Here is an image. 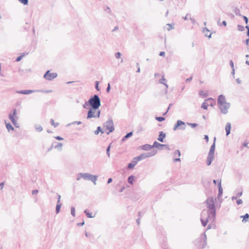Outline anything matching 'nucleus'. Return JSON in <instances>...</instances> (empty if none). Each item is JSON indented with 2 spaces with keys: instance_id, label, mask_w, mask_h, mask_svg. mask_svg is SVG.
<instances>
[{
  "instance_id": "obj_1",
  "label": "nucleus",
  "mask_w": 249,
  "mask_h": 249,
  "mask_svg": "<svg viewBox=\"0 0 249 249\" xmlns=\"http://www.w3.org/2000/svg\"><path fill=\"white\" fill-rule=\"evenodd\" d=\"M215 201V199L213 197H208L205 201L208 208L207 212L208 216L205 220L201 218H200L201 224L203 227H205L207 225L209 219L214 220L215 218L216 208L214 204Z\"/></svg>"
},
{
  "instance_id": "obj_2",
  "label": "nucleus",
  "mask_w": 249,
  "mask_h": 249,
  "mask_svg": "<svg viewBox=\"0 0 249 249\" xmlns=\"http://www.w3.org/2000/svg\"><path fill=\"white\" fill-rule=\"evenodd\" d=\"M193 244L199 249H203L206 248L207 243V236L205 232L201 233L200 237L193 241Z\"/></svg>"
},
{
  "instance_id": "obj_3",
  "label": "nucleus",
  "mask_w": 249,
  "mask_h": 249,
  "mask_svg": "<svg viewBox=\"0 0 249 249\" xmlns=\"http://www.w3.org/2000/svg\"><path fill=\"white\" fill-rule=\"evenodd\" d=\"M89 103L90 104V107L94 109H98L101 106V99L97 94H94L89 99Z\"/></svg>"
},
{
  "instance_id": "obj_4",
  "label": "nucleus",
  "mask_w": 249,
  "mask_h": 249,
  "mask_svg": "<svg viewBox=\"0 0 249 249\" xmlns=\"http://www.w3.org/2000/svg\"><path fill=\"white\" fill-rule=\"evenodd\" d=\"M103 126L104 128H106V130H108V132H106L107 135L114 131V124L111 117L109 118L108 120L104 123Z\"/></svg>"
},
{
  "instance_id": "obj_5",
  "label": "nucleus",
  "mask_w": 249,
  "mask_h": 249,
  "mask_svg": "<svg viewBox=\"0 0 249 249\" xmlns=\"http://www.w3.org/2000/svg\"><path fill=\"white\" fill-rule=\"evenodd\" d=\"M79 175L82 177V178L86 180H90L91 181L94 185L96 184V181L98 178V176L97 175H93L89 173H79Z\"/></svg>"
},
{
  "instance_id": "obj_6",
  "label": "nucleus",
  "mask_w": 249,
  "mask_h": 249,
  "mask_svg": "<svg viewBox=\"0 0 249 249\" xmlns=\"http://www.w3.org/2000/svg\"><path fill=\"white\" fill-rule=\"evenodd\" d=\"M186 123L184 122L183 121L178 120L176 123L175 124L173 130L174 131H176L178 129L182 130H184L186 128Z\"/></svg>"
},
{
  "instance_id": "obj_7",
  "label": "nucleus",
  "mask_w": 249,
  "mask_h": 249,
  "mask_svg": "<svg viewBox=\"0 0 249 249\" xmlns=\"http://www.w3.org/2000/svg\"><path fill=\"white\" fill-rule=\"evenodd\" d=\"M57 76L56 72H51L50 70H47L43 75V78L48 81H52Z\"/></svg>"
},
{
  "instance_id": "obj_8",
  "label": "nucleus",
  "mask_w": 249,
  "mask_h": 249,
  "mask_svg": "<svg viewBox=\"0 0 249 249\" xmlns=\"http://www.w3.org/2000/svg\"><path fill=\"white\" fill-rule=\"evenodd\" d=\"M218 107L222 114H226L228 112V109L231 107V104L229 102H226L222 105H218Z\"/></svg>"
},
{
  "instance_id": "obj_9",
  "label": "nucleus",
  "mask_w": 249,
  "mask_h": 249,
  "mask_svg": "<svg viewBox=\"0 0 249 249\" xmlns=\"http://www.w3.org/2000/svg\"><path fill=\"white\" fill-rule=\"evenodd\" d=\"M154 148H157L159 150H162L163 147H164L165 149L170 150V148L168 144H161L157 141H155L153 144Z\"/></svg>"
},
{
  "instance_id": "obj_10",
  "label": "nucleus",
  "mask_w": 249,
  "mask_h": 249,
  "mask_svg": "<svg viewBox=\"0 0 249 249\" xmlns=\"http://www.w3.org/2000/svg\"><path fill=\"white\" fill-rule=\"evenodd\" d=\"M13 113H9V118L16 127H18L19 126L18 124V123H17V121L15 118V117L16 115V113H17L16 109H15V108L13 109Z\"/></svg>"
},
{
  "instance_id": "obj_11",
  "label": "nucleus",
  "mask_w": 249,
  "mask_h": 249,
  "mask_svg": "<svg viewBox=\"0 0 249 249\" xmlns=\"http://www.w3.org/2000/svg\"><path fill=\"white\" fill-rule=\"evenodd\" d=\"M214 151L210 150L207 158L206 164L208 166H210L214 158Z\"/></svg>"
},
{
  "instance_id": "obj_12",
  "label": "nucleus",
  "mask_w": 249,
  "mask_h": 249,
  "mask_svg": "<svg viewBox=\"0 0 249 249\" xmlns=\"http://www.w3.org/2000/svg\"><path fill=\"white\" fill-rule=\"evenodd\" d=\"M138 161L136 160V158L134 157L133 158L132 160L128 163L126 168L127 170H131L133 169L135 165L137 164Z\"/></svg>"
},
{
  "instance_id": "obj_13",
  "label": "nucleus",
  "mask_w": 249,
  "mask_h": 249,
  "mask_svg": "<svg viewBox=\"0 0 249 249\" xmlns=\"http://www.w3.org/2000/svg\"><path fill=\"white\" fill-rule=\"evenodd\" d=\"M97 109H94L93 108L90 107L88 111L87 119H90L91 118H95V113Z\"/></svg>"
},
{
  "instance_id": "obj_14",
  "label": "nucleus",
  "mask_w": 249,
  "mask_h": 249,
  "mask_svg": "<svg viewBox=\"0 0 249 249\" xmlns=\"http://www.w3.org/2000/svg\"><path fill=\"white\" fill-rule=\"evenodd\" d=\"M226 102V100L224 95L220 94L218 96L217 99V105H222Z\"/></svg>"
},
{
  "instance_id": "obj_15",
  "label": "nucleus",
  "mask_w": 249,
  "mask_h": 249,
  "mask_svg": "<svg viewBox=\"0 0 249 249\" xmlns=\"http://www.w3.org/2000/svg\"><path fill=\"white\" fill-rule=\"evenodd\" d=\"M166 136V135L165 133L163 132V131H160L159 132V134L157 140L161 142H163L164 139L165 138Z\"/></svg>"
},
{
  "instance_id": "obj_16",
  "label": "nucleus",
  "mask_w": 249,
  "mask_h": 249,
  "mask_svg": "<svg viewBox=\"0 0 249 249\" xmlns=\"http://www.w3.org/2000/svg\"><path fill=\"white\" fill-rule=\"evenodd\" d=\"M157 152H158L157 150L153 149V150L150 151V152L145 153L146 156V158L154 156L155 155H156L157 154Z\"/></svg>"
},
{
  "instance_id": "obj_17",
  "label": "nucleus",
  "mask_w": 249,
  "mask_h": 249,
  "mask_svg": "<svg viewBox=\"0 0 249 249\" xmlns=\"http://www.w3.org/2000/svg\"><path fill=\"white\" fill-rule=\"evenodd\" d=\"M153 148L154 147L153 146V145H150L149 144H145L141 146L142 149L145 151L150 150L151 149Z\"/></svg>"
},
{
  "instance_id": "obj_18",
  "label": "nucleus",
  "mask_w": 249,
  "mask_h": 249,
  "mask_svg": "<svg viewBox=\"0 0 249 249\" xmlns=\"http://www.w3.org/2000/svg\"><path fill=\"white\" fill-rule=\"evenodd\" d=\"M218 193L217 195V197L219 198L220 196H221L223 194V188L221 186V180L218 183Z\"/></svg>"
},
{
  "instance_id": "obj_19",
  "label": "nucleus",
  "mask_w": 249,
  "mask_h": 249,
  "mask_svg": "<svg viewBox=\"0 0 249 249\" xmlns=\"http://www.w3.org/2000/svg\"><path fill=\"white\" fill-rule=\"evenodd\" d=\"M205 101H207L208 102V103L209 104V106H210L212 107L215 106L216 104L215 101L211 97L207 98L205 100Z\"/></svg>"
},
{
  "instance_id": "obj_20",
  "label": "nucleus",
  "mask_w": 249,
  "mask_h": 249,
  "mask_svg": "<svg viewBox=\"0 0 249 249\" xmlns=\"http://www.w3.org/2000/svg\"><path fill=\"white\" fill-rule=\"evenodd\" d=\"M231 124L230 123H227L225 126L226 136H228L231 133Z\"/></svg>"
},
{
  "instance_id": "obj_21",
  "label": "nucleus",
  "mask_w": 249,
  "mask_h": 249,
  "mask_svg": "<svg viewBox=\"0 0 249 249\" xmlns=\"http://www.w3.org/2000/svg\"><path fill=\"white\" fill-rule=\"evenodd\" d=\"M133 132L132 131L127 133L125 136H124L122 139V142H124L128 138L132 136Z\"/></svg>"
},
{
  "instance_id": "obj_22",
  "label": "nucleus",
  "mask_w": 249,
  "mask_h": 249,
  "mask_svg": "<svg viewBox=\"0 0 249 249\" xmlns=\"http://www.w3.org/2000/svg\"><path fill=\"white\" fill-rule=\"evenodd\" d=\"M16 93L22 94H31V89L17 90Z\"/></svg>"
},
{
  "instance_id": "obj_23",
  "label": "nucleus",
  "mask_w": 249,
  "mask_h": 249,
  "mask_svg": "<svg viewBox=\"0 0 249 249\" xmlns=\"http://www.w3.org/2000/svg\"><path fill=\"white\" fill-rule=\"evenodd\" d=\"M135 158H136V160H137V161H139L141 160L146 159V153H142L140 154L139 156L135 157Z\"/></svg>"
},
{
  "instance_id": "obj_24",
  "label": "nucleus",
  "mask_w": 249,
  "mask_h": 249,
  "mask_svg": "<svg viewBox=\"0 0 249 249\" xmlns=\"http://www.w3.org/2000/svg\"><path fill=\"white\" fill-rule=\"evenodd\" d=\"M62 204L59 202V201H57L56 206L55 208V212L57 214L60 212L61 207Z\"/></svg>"
},
{
  "instance_id": "obj_25",
  "label": "nucleus",
  "mask_w": 249,
  "mask_h": 249,
  "mask_svg": "<svg viewBox=\"0 0 249 249\" xmlns=\"http://www.w3.org/2000/svg\"><path fill=\"white\" fill-rule=\"evenodd\" d=\"M84 213L86 214L87 217L88 218H93L95 216V214L93 215L92 213L89 212L88 209L85 210Z\"/></svg>"
},
{
  "instance_id": "obj_26",
  "label": "nucleus",
  "mask_w": 249,
  "mask_h": 249,
  "mask_svg": "<svg viewBox=\"0 0 249 249\" xmlns=\"http://www.w3.org/2000/svg\"><path fill=\"white\" fill-rule=\"evenodd\" d=\"M135 177L134 175H131L129 176L127 178L128 182L131 185L133 184L135 181Z\"/></svg>"
},
{
  "instance_id": "obj_27",
  "label": "nucleus",
  "mask_w": 249,
  "mask_h": 249,
  "mask_svg": "<svg viewBox=\"0 0 249 249\" xmlns=\"http://www.w3.org/2000/svg\"><path fill=\"white\" fill-rule=\"evenodd\" d=\"M5 125H6V127L7 130L9 132L10 131H13L15 129L14 127L9 123H5Z\"/></svg>"
},
{
  "instance_id": "obj_28",
  "label": "nucleus",
  "mask_w": 249,
  "mask_h": 249,
  "mask_svg": "<svg viewBox=\"0 0 249 249\" xmlns=\"http://www.w3.org/2000/svg\"><path fill=\"white\" fill-rule=\"evenodd\" d=\"M241 218H243L242 222L245 223L248 221L249 218V214L246 213L245 215L241 216Z\"/></svg>"
},
{
  "instance_id": "obj_29",
  "label": "nucleus",
  "mask_w": 249,
  "mask_h": 249,
  "mask_svg": "<svg viewBox=\"0 0 249 249\" xmlns=\"http://www.w3.org/2000/svg\"><path fill=\"white\" fill-rule=\"evenodd\" d=\"M35 92H43V93H49L52 92V90H43V89L37 90H32V93Z\"/></svg>"
},
{
  "instance_id": "obj_30",
  "label": "nucleus",
  "mask_w": 249,
  "mask_h": 249,
  "mask_svg": "<svg viewBox=\"0 0 249 249\" xmlns=\"http://www.w3.org/2000/svg\"><path fill=\"white\" fill-rule=\"evenodd\" d=\"M56 144L55 145H54V148H60V149H61V147H62L63 146V144L61 143V142H53V144Z\"/></svg>"
},
{
  "instance_id": "obj_31",
  "label": "nucleus",
  "mask_w": 249,
  "mask_h": 249,
  "mask_svg": "<svg viewBox=\"0 0 249 249\" xmlns=\"http://www.w3.org/2000/svg\"><path fill=\"white\" fill-rule=\"evenodd\" d=\"M210 31L206 27L204 28L203 29V32L205 33V36L207 37H208L209 38H211L212 37V33H210L209 35H208V32H209Z\"/></svg>"
},
{
  "instance_id": "obj_32",
  "label": "nucleus",
  "mask_w": 249,
  "mask_h": 249,
  "mask_svg": "<svg viewBox=\"0 0 249 249\" xmlns=\"http://www.w3.org/2000/svg\"><path fill=\"white\" fill-rule=\"evenodd\" d=\"M99 132H101L102 134H103L104 133V131L103 130L101 126H98L97 127L96 130L94 131V133L95 135L99 134Z\"/></svg>"
},
{
  "instance_id": "obj_33",
  "label": "nucleus",
  "mask_w": 249,
  "mask_h": 249,
  "mask_svg": "<svg viewBox=\"0 0 249 249\" xmlns=\"http://www.w3.org/2000/svg\"><path fill=\"white\" fill-rule=\"evenodd\" d=\"M112 143V142L110 143L107 146V148L106 149V153L108 158H110V151Z\"/></svg>"
},
{
  "instance_id": "obj_34",
  "label": "nucleus",
  "mask_w": 249,
  "mask_h": 249,
  "mask_svg": "<svg viewBox=\"0 0 249 249\" xmlns=\"http://www.w3.org/2000/svg\"><path fill=\"white\" fill-rule=\"evenodd\" d=\"M215 141H216V137H214L213 139V142L212 145L211 146L210 150L215 151Z\"/></svg>"
},
{
  "instance_id": "obj_35",
  "label": "nucleus",
  "mask_w": 249,
  "mask_h": 249,
  "mask_svg": "<svg viewBox=\"0 0 249 249\" xmlns=\"http://www.w3.org/2000/svg\"><path fill=\"white\" fill-rule=\"evenodd\" d=\"M35 127L36 131L38 132L42 131L43 130L42 127L40 125H35Z\"/></svg>"
},
{
  "instance_id": "obj_36",
  "label": "nucleus",
  "mask_w": 249,
  "mask_h": 249,
  "mask_svg": "<svg viewBox=\"0 0 249 249\" xmlns=\"http://www.w3.org/2000/svg\"><path fill=\"white\" fill-rule=\"evenodd\" d=\"M205 102L206 101H205L204 102H203L202 104L201 107L203 109H205V110H207L208 109V107L209 106V104L208 103H206Z\"/></svg>"
},
{
  "instance_id": "obj_37",
  "label": "nucleus",
  "mask_w": 249,
  "mask_h": 249,
  "mask_svg": "<svg viewBox=\"0 0 249 249\" xmlns=\"http://www.w3.org/2000/svg\"><path fill=\"white\" fill-rule=\"evenodd\" d=\"M199 96L202 97H206L208 96V94L206 93H204L203 90H200L199 92Z\"/></svg>"
},
{
  "instance_id": "obj_38",
  "label": "nucleus",
  "mask_w": 249,
  "mask_h": 249,
  "mask_svg": "<svg viewBox=\"0 0 249 249\" xmlns=\"http://www.w3.org/2000/svg\"><path fill=\"white\" fill-rule=\"evenodd\" d=\"M186 124L190 126L192 128H193L196 127L198 125V124H197V123H187Z\"/></svg>"
},
{
  "instance_id": "obj_39",
  "label": "nucleus",
  "mask_w": 249,
  "mask_h": 249,
  "mask_svg": "<svg viewBox=\"0 0 249 249\" xmlns=\"http://www.w3.org/2000/svg\"><path fill=\"white\" fill-rule=\"evenodd\" d=\"M50 123H51V125L53 126L54 127H56L59 125V123H55L54 120L53 119H51Z\"/></svg>"
},
{
  "instance_id": "obj_40",
  "label": "nucleus",
  "mask_w": 249,
  "mask_h": 249,
  "mask_svg": "<svg viewBox=\"0 0 249 249\" xmlns=\"http://www.w3.org/2000/svg\"><path fill=\"white\" fill-rule=\"evenodd\" d=\"M155 119L159 122H161L165 120V118L163 117H156Z\"/></svg>"
},
{
  "instance_id": "obj_41",
  "label": "nucleus",
  "mask_w": 249,
  "mask_h": 249,
  "mask_svg": "<svg viewBox=\"0 0 249 249\" xmlns=\"http://www.w3.org/2000/svg\"><path fill=\"white\" fill-rule=\"evenodd\" d=\"M25 55V54L24 53H23L22 54H21L20 55L17 57V58L16 59V62L20 61Z\"/></svg>"
},
{
  "instance_id": "obj_42",
  "label": "nucleus",
  "mask_w": 249,
  "mask_h": 249,
  "mask_svg": "<svg viewBox=\"0 0 249 249\" xmlns=\"http://www.w3.org/2000/svg\"><path fill=\"white\" fill-rule=\"evenodd\" d=\"M167 25L168 26V28H167L168 31H170L171 29H173L174 28L175 25L174 23H171V24L168 23V24H167Z\"/></svg>"
},
{
  "instance_id": "obj_43",
  "label": "nucleus",
  "mask_w": 249,
  "mask_h": 249,
  "mask_svg": "<svg viewBox=\"0 0 249 249\" xmlns=\"http://www.w3.org/2000/svg\"><path fill=\"white\" fill-rule=\"evenodd\" d=\"M71 214L73 216H75V208L74 207H73V206H72L71 208Z\"/></svg>"
},
{
  "instance_id": "obj_44",
  "label": "nucleus",
  "mask_w": 249,
  "mask_h": 249,
  "mask_svg": "<svg viewBox=\"0 0 249 249\" xmlns=\"http://www.w3.org/2000/svg\"><path fill=\"white\" fill-rule=\"evenodd\" d=\"M234 12L236 15L239 16H242V15H241L240 14V10L237 7H236L235 8Z\"/></svg>"
},
{
  "instance_id": "obj_45",
  "label": "nucleus",
  "mask_w": 249,
  "mask_h": 249,
  "mask_svg": "<svg viewBox=\"0 0 249 249\" xmlns=\"http://www.w3.org/2000/svg\"><path fill=\"white\" fill-rule=\"evenodd\" d=\"M217 24L218 25H220V26H227V22L225 20H223L221 23H220V21L218 20L217 21Z\"/></svg>"
},
{
  "instance_id": "obj_46",
  "label": "nucleus",
  "mask_w": 249,
  "mask_h": 249,
  "mask_svg": "<svg viewBox=\"0 0 249 249\" xmlns=\"http://www.w3.org/2000/svg\"><path fill=\"white\" fill-rule=\"evenodd\" d=\"M237 29L239 31H241V32H243L245 30V27L243 26V25H238L237 26Z\"/></svg>"
},
{
  "instance_id": "obj_47",
  "label": "nucleus",
  "mask_w": 249,
  "mask_h": 249,
  "mask_svg": "<svg viewBox=\"0 0 249 249\" xmlns=\"http://www.w3.org/2000/svg\"><path fill=\"white\" fill-rule=\"evenodd\" d=\"M99 82L98 81H96L95 82V89L97 90V91H99L100 90V88L99 87Z\"/></svg>"
},
{
  "instance_id": "obj_48",
  "label": "nucleus",
  "mask_w": 249,
  "mask_h": 249,
  "mask_svg": "<svg viewBox=\"0 0 249 249\" xmlns=\"http://www.w3.org/2000/svg\"><path fill=\"white\" fill-rule=\"evenodd\" d=\"M88 106L90 107V104L89 103V100L88 101L85 102L84 104L83 105V107L84 108H89Z\"/></svg>"
},
{
  "instance_id": "obj_49",
  "label": "nucleus",
  "mask_w": 249,
  "mask_h": 249,
  "mask_svg": "<svg viewBox=\"0 0 249 249\" xmlns=\"http://www.w3.org/2000/svg\"><path fill=\"white\" fill-rule=\"evenodd\" d=\"M20 2L24 5H27L28 3V0H18Z\"/></svg>"
},
{
  "instance_id": "obj_50",
  "label": "nucleus",
  "mask_w": 249,
  "mask_h": 249,
  "mask_svg": "<svg viewBox=\"0 0 249 249\" xmlns=\"http://www.w3.org/2000/svg\"><path fill=\"white\" fill-rule=\"evenodd\" d=\"M178 156V157H180L181 155L180 152L179 150H176L174 152V156Z\"/></svg>"
},
{
  "instance_id": "obj_51",
  "label": "nucleus",
  "mask_w": 249,
  "mask_h": 249,
  "mask_svg": "<svg viewBox=\"0 0 249 249\" xmlns=\"http://www.w3.org/2000/svg\"><path fill=\"white\" fill-rule=\"evenodd\" d=\"M121 55H122V54L120 52L116 53L115 54V56L117 59L120 58L121 57Z\"/></svg>"
},
{
  "instance_id": "obj_52",
  "label": "nucleus",
  "mask_w": 249,
  "mask_h": 249,
  "mask_svg": "<svg viewBox=\"0 0 249 249\" xmlns=\"http://www.w3.org/2000/svg\"><path fill=\"white\" fill-rule=\"evenodd\" d=\"M243 18V20H244V21L245 22L246 24H248V22H249V19L248 18H247V17L245 16H241Z\"/></svg>"
},
{
  "instance_id": "obj_53",
  "label": "nucleus",
  "mask_w": 249,
  "mask_h": 249,
  "mask_svg": "<svg viewBox=\"0 0 249 249\" xmlns=\"http://www.w3.org/2000/svg\"><path fill=\"white\" fill-rule=\"evenodd\" d=\"M166 79L164 77V76H162L161 78L160 79L159 83L160 84H164V82L166 81Z\"/></svg>"
},
{
  "instance_id": "obj_54",
  "label": "nucleus",
  "mask_w": 249,
  "mask_h": 249,
  "mask_svg": "<svg viewBox=\"0 0 249 249\" xmlns=\"http://www.w3.org/2000/svg\"><path fill=\"white\" fill-rule=\"evenodd\" d=\"M110 88H111L110 84L109 83H108V84H107V87L106 88V92L107 93H109L110 92Z\"/></svg>"
},
{
  "instance_id": "obj_55",
  "label": "nucleus",
  "mask_w": 249,
  "mask_h": 249,
  "mask_svg": "<svg viewBox=\"0 0 249 249\" xmlns=\"http://www.w3.org/2000/svg\"><path fill=\"white\" fill-rule=\"evenodd\" d=\"M230 65L232 69H234V63L232 60H231L229 62Z\"/></svg>"
},
{
  "instance_id": "obj_56",
  "label": "nucleus",
  "mask_w": 249,
  "mask_h": 249,
  "mask_svg": "<svg viewBox=\"0 0 249 249\" xmlns=\"http://www.w3.org/2000/svg\"><path fill=\"white\" fill-rule=\"evenodd\" d=\"M96 112V114H95V117L99 118L100 116L101 111L100 110H98Z\"/></svg>"
},
{
  "instance_id": "obj_57",
  "label": "nucleus",
  "mask_w": 249,
  "mask_h": 249,
  "mask_svg": "<svg viewBox=\"0 0 249 249\" xmlns=\"http://www.w3.org/2000/svg\"><path fill=\"white\" fill-rule=\"evenodd\" d=\"M236 203L238 205H241L243 203V201L241 199H238L236 200Z\"/></svg>"
},
{
  "instance_id": "obj_58",
  "label": "nucleus",
  "mask_w": 249,
  "mask_h": 249,
  "mask_svg": "<svg viewBox=\"0 0 249 249\" xmlns=\"http://www.w3.org/2000/svg\"><path fill=\"white\" fill-rule=\"evenodd\" d=\"M54 138L58 141H62L64 140V139L62 137L59 136H55L54 137Z\"/></svg>"
},
{
  "instance_id": "obj_59",
  "label": "nucleus",
  "mask_w": 249,
  "mask_h": 249,
  "mask_svg": "<svg viewBox=\"0 0 249 249\" xmlns=\"http://www.w3.org/2000/svg\"><path fill=\"white\" fill-rule=\"evenodd\" d=\"M143 214H144V212H139L138 213V216L139 217L138 218H141L143 215Z\"/></svg>"
},
{
  "instance_id": "obj_60",
  "label": "nucleus",
  "mask_w": 249,
  "mask_h": 249,
  "mask_svg": "<svg viewBox=\"0 0 249 249\" xmlns=\"http://www.w3.org/2000/svg\"><path fill=\"white\" fill-rule=\"evenodd\" d=\"M53 147H54V145H53V143L51 145V146L47 149V151L48 152H49L50 151H51L52 150Z\"/></svg>"
},
{
  "instance_id": "obj_61",
  "label": "nucleus",
  "mask_w": 249,
  "mask_h": 249,
  "mask_svg": "<svg viewBox=\"0 0 249 249\" xmlns=\"http://www.w3.org/2000/svg\"><path fill=\"white\" fill-rule=\"evenodd\" d=\"M105 11H107V13H110L111 12V10L108 6H107L106 8H105Z\"/></svg>"
},
{
  "instance_id": "obj_62",
  "label": "nucleus",
  "mask_w": 249,
  "mask_h": 249,
  "mask_svg": "<svg viewBox=\"0 0 249 249\" xmlns=\"http://www.w3.org/2000/svg\"><path fill=\"white\" fill-rule=\"evenodd\" d=\"M84 224H85V222H84V220H83L82 222L77 223V225L78 226H83Z\"/></svg>"
},
{
  "instance_id": "obj_63",
  "label": "nucleus",
  "mask_w": 249,
  "mask_h": 249,
  "mask_svg": "<svg viewBox=\"0 0 249 249\" xmlns=\"http://www.w3.org/2000/svg\"><path fill=\"white\" fill-rule=\"evenodd\" d=\"M204 139L207 142H209V136L207 135H205Z\"/></svg>"
},
{
  "instance_id": "obj_64",
  "label": "nucleus",
  "mask_w": 249,
  "mask_h": 249,
  "mask_svg": "<svg viewBox=\"0 0 249 249\" xmlns=\"http://www.w3.org/2000/svg\"><path fill=\"white\" fill-rule=\"evenodd\" d=\"M245 43L247 46H249V38H247L244 41Z\"/></svg>"
}]
</instances>
